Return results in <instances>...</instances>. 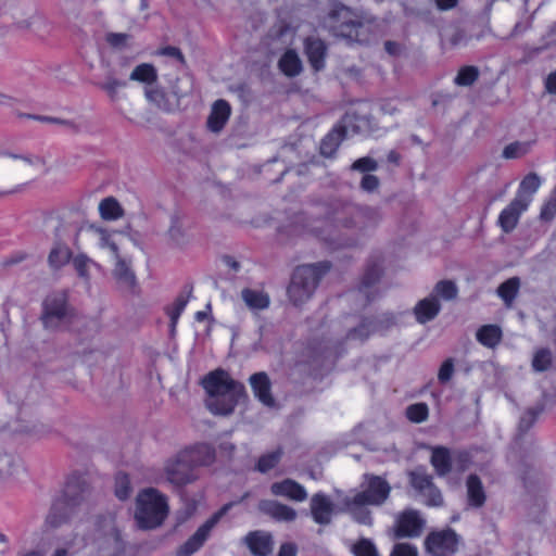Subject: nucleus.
I'll use <instances>...</instances> for the list:
<instances>
[{
    "label": "nucleus",
    "instance_id": "13d9d810",
    "mask_svg": "<svg viewBox=\"0 0 556 556\" xmlns=\"http://www.w3.org/2000/svg\"><path fill=\"white\" fill-rule=\"evenodd\" d=\"M377 168L378 163L369 156L361 157L351 165L352 170H357L366 174L375 172Z\"/></svg>",
    "mask_w": 556,
    "mask_h": 556
},
{
    "label": "nucleus",
    "instance_id": "393cba45",
    "mask_svg": "<svg viewBox=\"0 0 556 556\" xmlns=\"http://www.w3.org/2000/svg\"><path fill=\"white\" fill-rule=\"evenodd\" d=\"M304 48L312 67L315 71L323 70L327 50L324 41L316 37H308L305 39Z\"/></svg>",
    "mask_w": 556,
    "mask_h": 556
},
{
    "label": "nucleus",
    "instance_id": "f257e3e1",
    "mask_svg": "<svg viewBox=\"0 0 556 556\" xmlns=\"http://www.w3.org/2000/svg\"><path fill=\"white\" fill-rule=\"evenodd\" d=\"M382 216L378 208L362 207L352 203H336L329 215L330 224L326 230L314 227L313 231L324 241L336 243L337 245H351L352 239H345L349 232L358 233L365 229L375 227L379 224Z\"/></svg>",
    "mask_w": 556,
    "mask_h": 556
},
{
    "label": "nucleus",
    "instance_id": "2f4dec72",
    "mask_svg": "<svg viewBox=\"0 0 556 556\" xmlns=\"http://www.w3.org/2000/svg\"><path fill=\"white\" fill-rule=\"evenodd\" d=\"M116 260L113 276L114 278L123 286L127 288H132L136 283V276L132 271L129 262L125 258H122L119 255L114 257Z\"/></svg>",
    "mask_w": 556,
    "mask_h": 556
},
{
    "label": "nucleus",
    "instance_id": "a211bd4d",
    "mask_svg": "<svg viewBox=\"0 0 556 556\" xmlns=\"http://www.w3.org/2000/svg\"><path fill=\"white\" fill-rule=\"evenodd\" d=\"M85 545V539L77 532L62 533L55 538L50 556H75Z\"/></svg>",
    "mask_w": 556,
    "mask_h": 556
},
{
    "label": "nucleus",
    "instance_id": "680f3d73",
    "mask_svg": "<svg viewBox=\"0 0 556 556\" xmlns=\"http://www.w3.org/2000/svg\"><path fill=\"white\" fill-rule=\"evenodd\" d=\"M538 414L539 412L534 410V409H529L527 410L520 418V421H519V429L522 431V432H526L528 431L532 426L533 424L535 422L536 420V417H538Z\"/></svg>",
    "mask_w": 556,
    "mask_h": 556
},
{
    "label": "nucleus",
    "instance_id": "dca6fc26",
    "mask_svg": "<svg viewBox=\"0 0 556 556\" xmlns=\"http://www.w3.org/2000/svg\"><path fill=\"white\" fill-rule=\"evenodd\" d=\"M530 205V198L523 194H516L514 200L501 212L498 225L504 232H510L518 224L520 215Z\"/></svg>",
    "mask_w": 556,
    "mask_h": 556
},
{
    "label": "nucleus",
    "instance_id": "4be33fe9",
    "mask_svg": "<svg viewBox=\"0 0 556 556\" xmlns=\"http://www.w3.org/2000/svg\"><path fill=\"white\" fill-rule=\"evenodd\" d=\"M244 542L251 553L256 556H268L273 552L274 541L269 532L252 531L245 535Z\"/></svg>",
    "mask_w": 556,
    "mask_h": 556
},
{
    "label": "nucleus",
    "instance_id": "8fccbe9b",
    "mask_svg": "<svg viewBox=\"0 0 556 556\" xmlns=\"http://www.w3.org/2000/svg\"><path fill=\"white\" fill-rule=\"evenodd\" d=\"M281 458V452L279 450L273 451L260 457L257 463V470L265 473L276 467Z\"/></svg>",
    "mask_w": 556,
    "mask_h": 556
},
{
    "label": "nucleus",
    "instance_id": "e433bc0d",
    "mask_svg": "<svg viewBox=\"0 0 556 556\" xmlns=\"http://www.w3.org/2000/svg\"><path fill=\"white\" fill-rule=\"evenodd\" d=\"M502 339V330L495 325L482 326L477 331V340L486 348L496 346Z\"/></svg>",
    "mask_w": 556,
    "mask_h": 556
},
{
    "label": "nucleus",
    "instance_id": "7ed1b4c3",
    "mask_svg": "<svg viewBox=\"0 0 556 556\" xmlns=\"http://www.w3.org/2000/svg\"><path fill=\"white\" fill-rule=\"evenodd\" d=\"M90 492L78 482H68L64 494L54 502L47 516V523L52 528H60L66 523H77L81 521L89 511Z\"/></svg>",
    "mask_w": 556,
    "mask_h": 556
},
{
    "label": "nucleus",
    "instance_id": "49530a36",
    "mask_svg": "<svg viewBox=\"0 0 556 556\" xmlns=\"http://www.w3.org/2000/svg\"><path fill=\"white\" fill-rule=\"evenodd\" d=\"M518 288V278H510L498 287L497 293L507 304H510L517 294Z\"/></svg>",
    "mask_w": 556,
    "mask_h": 556
},
{
    "label": "nucleus",
    "instance_id": "9d476101",
    "mask_svg": "<svg viewBox=\"0 0 556 556\" xmlns=\"http://www.w3.org/2000/svg\"><path fill=\"white\" fill-rule=\"evenodd\" d=\"M182 451L164 466V476L168 483L180 488L197 480L198 476Z\"/></svg>",
    "mask_w": 556,
    "mask_h": 556
},
{
    "label": "nucleus",
    "instance_id": "0e129e2a",
    "mask_svg": "<svg viewBox=\"0 0 556 556\" xmlns=\"http://www.w3.org/2000/svg\"><path fill=\"white\" fill-rule=\"evenodd\" d=\"M380 181L377 176L365 174L361 180V188L366 192H372L378 189Z\"/></svg>",
    "mask_w": 556,
    "mask_h": 556
},
{
    "label": "nucleus",
    "instance_id": "6e6d98bb",
    "mask_svg": "<svg viewBox=\"0 0 556 556\" xmlns=\"http://www.w3.org/2000/svg\"><path fill=\"white\" fill-rule=\"evenodd\" d=\"M419 494L429 506H440L443 503L442 494L433 483L426 490V492H421Z\"/></svg>",
    "mask_w": 556,
    "mask_h": 556
},
{
    "label": "nucleus",
    "instance_id": "79ce46f5",
    "mask_svg": "<svg viewBox=\"0 0 556 556\" xmlns=\"http://www.w3.org/2000/svg\"><path fill=\"white\" fill-rule=\"evenodd\" d=\"M479 77V70L476 66L467 65L462 67L454 78V83L460 87L471 86Z\"/></svg>",
    "mask_w": 556,
    "mask_h": 556
},
{
    "label": "nucleus",
    "instance_id": "5fc2aeb1",
    "mask_svg": "<svg viewBox=\"0 0 556 556\" xmlns=\"http://www.w3.org/2000/svg\"><path fill=\"white\" fill-rule=\"evenodd\" d=\"M556 216V185L548 199L543 204L540 218L543 222H551Z\"/></svg>",
    "mask_w": 556,
    "mask_h": 556
},
{
    "label": "nucleus",
    "instance_id": "423d86ee",
    "mask_svg": "<svg viewBox=\"0 0 556 556\" xmlns=\"http://www.w3.org/2000/svg\"><path fill=\"white\" fill-rule=\"evenodd\" d=\"M92 548L98 556H118L123 551L121 533L112 514L99 516L94 520Z\"/></svg>",
    "mask_w": 556,
    "mask_h": 556
},
{
    "label": "nucleus",
    "instance_id": "bf43d9fd",
    "mask_svg": "<svg viewBox=\"0 0 556 556\" xmlns=\"http://www.w3.org/2000/svg\"><path fill=\"white\" fill-rule=\"evenodd\" d=\"M454 374V361L452 358L445 359L438 372V379L441 383L448 382Z\"/></svg>",
    "mask_w": 556,
    "mask_h": 556
},
{
    "label": "nucleus",
    "instance_id": "c756f323",
    "mask_svg": "<svg viewBox=\"0 0 556 556\" xmlns=\"http://www.w3.org/2000/svg\"><path fill=\"white\" fill-rule=\"evenodd\" d=\"M241 299L251 311L266 309L270 304L269 295L263 290L244 288L241 291Z\"/></svg>",
    "mask_w": 556,
    "mask_h": 556
},
{
    "label": "nucleus",
    "instance_id": "f03ea898",
    "mask_svg": "<svg viewBox=\"0 0 556 556\" xmlns=\"http://www.w3.org/2000/svg\"><path fill=\"white\" fill-rule=\"evenodd\" d=\"M207 393L206 407L215 415H229L242 397L245 388L223 369L210 372L202 381Z\"/></svg>",
    "mask_w": 556,
    "mask_h": 556
},
{
    "label": "nucleus",
    "instance_id": "338daca9",
    "mask_svg": "<svg viewBox=\"0 0 556 556\" xmlns=\"http://www.w3.org/2000/svg\"><path fill=\"white\" fill-rule=\"evenodd\" d=\"M296 546L292 543H285L280 546L278 556H295Z\"/></svg>",
    "mask_w": 556,
    "mask_h": 556
},
{
    "label": "nucleus",
    "instance_id": "39448f33",
    "mask_svg": "<svg viewBox=\"0 0 556 556\" xmlns=\"http://www.w3.org/2000/svg\"><path fill=\"white\" fill-rule=\"evenodd\" d=\"M327 262L296 267L288 288V295L294 305H301L312 298L320 278L329 270Z\"/></svg>",
    "mask_w": 556,
    "mask_h": 556
},
{
    "label": "nucleus",
    "instance_id": "37998d69",
    "mask_svg": "<svg viewBox=\"0 0 556 556\" xmlns=\"http://www.w3.org/2000/svg\"><path fill=\"white\" fill-rule=\"evenodd\" d=\"M405 414L409 421L420 424L428 419L429 407L426 403H415L406 407Z\"/></svg>",
    "mask_w": 556,
    "mask_h": 556
},
{
    "label": "nucleus",
    "instance_id": "864d4df0",
    "mask_svg": "<svg viewBox=\"0 0 556 556\" xmlns=\"http://www.w3.org/2000/svg\"><path fill=\"white\" fill-rule=\"evenodd\" d=\"M552 359V352L548 349H541L534 354L532 366L536 371H544L551 366Z\"/></svg>",
    "mask_w": 556,
    "mask_h": 556
},
{
    "label": "nucleus",
    "instance_id": "f3484780",
    "mask_svg": "<svg viewBox=\"0 0 556 556\" xmlns=\"http://www.w3.org/2000/svg\"><path fill=\"white\" fill-rule=\"evenodd\" d=\"M269 490L274 496L285 497L298 503H302L308 497L306 489L290 478L271 483Z\"/></svg>",
    "mask_w": 556,
    "mask_h": 556
},
{
    "label": "nucleus",
    "instance_id": "bb28decb",
    "mask_svg": "<svg viewBox=\"0 0 556 556\" xmlns=\"http://www.w3.org/2000/svg\"><path fill=\"white\" fill-rule=\"evenodd\" d=\"M230 113L231 109L229 103L225 100H217L213 104L212 111L207 118L208 129L214 132L220 131L229 119Z\"/></svg>",
    "mask_w": 556,
    "mask_h": 556
},
{
    "label": "nucleus",
    "instance_id": "412c9836",
    "mask_svg": "<svg viewBox=\"0 0 556 556\" xmlns=\"http://www.w3.org/2000/svg\"><path fill=\"white\" fill-rule=\"evenodd\" d=\"M309 509L316 523L329 525L334 510V505L326 494L319 492L312 496Z\"/></svg>",
    "mask_w": 556,
    "mask_h": 556
},
{
    "label": "nucleus",
    "instance_id": "aec40b11",
    "mask_svg": "<svg viewBox=\"0 0 556 556\" xmlns=\"http://www.w3.org/2000/svg\"><path fill=\"white\" fill-rule=\"evenodd\" d=\"M258 510L280 522H291L298 517L296 510L275 500H262L257 505Z\"/></svg>",
    "mask_w": 556,
    "mask_h": 556
},
{
    "label": "nucleus",
    "instance_id": "69168bd1",
    "mask_svg": "<svg viewBox=\"0 0 556 556\" xmlns=\"http://www.w3.org/2000/svg\"><path fill=\"white\" fill-rule=\"evenodd\" d=\"M38 399H39V395H38V392H31L29 395H27L22 404H21V407H20V416L23 417V416H26L27 415V410L30 406H33L34 404H36L38 402Z\"/></svg>",
    "mask_w": 556,
    "mask_h": 556
},
{
    "label": "nucleus",
    "instance_id": "3c124183",
    "mask_svg": "<svg viewBox=\"0 0 556 556\" xmlns=\"http://www.w3.org/2000/svg\"><path fill=\"white\" fill-rule=\"evenodd\" d=\"M131 494V486L129 477L125 473H118L115 478V495L117 498L124 501Z\"/></svg>",
    "mask_w": 556,
    "mask_h": 556
},
{
    "label": "nucleus",
    "instance_id": "de8ad7c7",
    "mask_svg": "<svg viewBox=\"0 0 556 556\" xmlns=\"http://www.w3.org/2000/svg\"><path fill=\"white\" fill-rule=\"evenodd\" d=\"M410 483L419 493L426 492L427 489L433 483L431 476L421 469L410 472Z\"/></svg>",
    "mask_w": 556,
    "mask_h": 556
},
{
    "label": "nucleus",
    "instance_id": "c03bdc74",
    "mask_svg": "<svg viewBox=\"0 0 556 556\" xmlns=\"http://www.w3.org/2000/svg\"><path fill=\"white\" fill-rule=\"evenodd\" d=\"M532 143L530 141H516L505 147L503 156L505 159H518L530 152Z\"/></svg>",
    "mask_w": 556,
    "mask_h": 556
},
{
    "label": "nucleus",
    "instance_id": "f8f14e48",
    "mask_svg": "<svg viewBox=\"0 0 556 556\" xmlns=\"http://www.w3.org/2000/svg\"><path fill=\"white\" fill-rule=\"evenodd\" d=\"M391 488L389 483L378 476H365L363 491L355 494L356 503H366L379 506L389 497Z\"/></svg>",
    "mask_w": 556,
    "mask_h": 556
},
{
    "label": "nucleus",
    "instance_id": "473e14b6",
    "mask_svg": "<svg viewBox=\"0 0 556 556\" xmlns=\"http://www.w3.org/2000/svg\"><path fill=\"white\" fill-rule=\"evenodd\" d=\"M278 66L289 77L296 76L302 71V62L294 50H287L280 58Z\"/></svg>",
    "mask_w": 556,
    "mask_h": 556
},
{
    "label": "nucleus",
    "instance_id": "58836bf2",
    "mask_svg": "<svg viewBox=\"0 0 556 556\" xmlns=\"http://www.w3.org/2000/svg\"><path fill=\"white\" fill-rule=\"evenodd\" d=\"M71 258V251L63 244H55L50 251L48 256V263L53 269H60L68 263Z\"/></svg>",
    "mask_w": 556,
    "mask_h": 556
},
{
    "label": "nucleus",
    "instance_id": "cd10ccee",
    "mask_svg": "<svg viewBox=\"0 0 556 556\" xmlns=\"http://www.w3.org/2000/svg\"><path fill=\"white\" fill-rule=\"evenodd\" d=\"M184 454H188L186 456L190 462L193 469L199 466H208L215 459L214 450L207 444H199L193 447L187 448L182 451Z\"/></svg>",
    "mask_w": 556,
    "mask_h": 556
},
{
    "label": "nucleus",
    "instance_id": "603ef678",
    "mask_svg": "<svg viewBox=\"0 0 556 556\" xmlns=\"http://www.w3.org/2000/svg\"><path fill=\"white\" fill-rule=\"evenodd\" d=\"M376 327L374 326L371 320H363L358 327L354 328L348 333V339L350 340H359L363 341L369 337V334L375 331Z\"/></svg>",
    "mask_w": 556,
    "mask_h": 556
},
{
    "label": "nucleus",
    "instance_id": "2eb2a0df",
    "mask_svg": "<svg viewBox=\"0 0 556 556\" xmlns=\"http://www.w3.org/2000/svg\"><path fill=\"white\" fill-rule=\"evenodd\" d=\"M426 521L415 509H406L401 513L395 522L396 538H417L421 534Z\"/></svg>",
    "mask_w": 556,
    "mask_h": 556
},
{
    "label": "nucleus",
    "instance_id": "c85d7f7f",
    "mask_svg": "<svg viewBox=\"0 0 556 556\" xmlns=\"http://www.w3.org/2000/svg\"><path fill=\"white\" fill-rule=\"evenodd\" d=\"M168 240L176 247H185L190 242V236L186 225L178 215L170 216L169 226L166 231Z\"/></svg>",
    "mask_w": 556,
    "mask_h": 556
},
{
    "label": "nucleus",
    "instance_id": "c9c22d12",
    "mask_svg": "<svg viewBox=\"0 0 556 556\" xmlns=\"http://www.w3.org/2000/svg\"><path fill=\"white\" fill-rule=\"evenodd\" d=\"M129 79L132 81L151 85L157 79V71L150 63H141L131 71Z\"/></svg>",
    "mask_w": 556,
    "mask_h": 556
},
{
    "label": "nucleus",
    "instance_id": "a19ab883",
    "mask_svg": "<svg viewBox=\"0 0 556 556\" xmlns=\"http://www.w3.org/2000/svg\"><path fill=\"white\" fill-rule=\"evenodd\" d=\"M132 36L127 33L109 31L104 36L105 42L115 50H125L130 48Z\"/></svg>",
    "mask_w": 556,
    "mask_h": 556
},
{
    "label": "nucleus",
    "instance_id": "e2e57ef3",
    "mask_svg": "<svg viewBox=\"0 0 556 556\" xmlns=\"http://www.w3.org/2000/svg\"><path fill=\"white\" fill-rule=\"evenodd\" d=\"M187 303H188V299L184 298V296H179L175 301L174 307L169 313L173 327H175V325L177 324V320H178L179 316L181 315V313L184 312Z\"/></svg>",
    "mask_w": 556,
    "mask_h": 556
},
{
    "label": "nucleus",
    "instance_id": "a18cd8bd",
    "mask_svg": "<svg viewBox=\"0 0 556 556\" xmlns=\"http://www.w3.org/2000/svg\"><path fill=\"white\" fill-rule=\"evenodd\" d=\"M541 186V179L536 174L527 175L519 187L517 194H523L530 198V203L532 202V197L536 192V190Z\"/></svg>",
    "mask_w": 556,
    "mask_h": 556
},
{
    "label": "nucleus",
    "instance_id": "774afa93",
    "mask_svg": "<svg viewBox=\"0 0 556 556\" xmlns=\"http://www.w3.org/2000/svg\"><path fill=\"white\" fill-rule=\"evenodd\" d=\"M545 88L549 93H556V71L546 77Z\"/></svg>",
    "mask_w": 556,
    "mask_h": 556
},
{
    "label": "nucleus",
    "instance_id": "4c0bfd02",
    "mask_svg": "<svg viewBox=\"0 0 556 556\" xmlns=\"http://www.w3.org/2000/svg\"><path fill=\"white\" fill-rule=\"evenodd\" d=\"M366 503H356L355 497L345 500V507L353 518L363 525L371 522L370 511L365 508Z\"/></svg>",
    "mask_w": 556,
    "mask_h": 556
},
{
    "label": "nucleus",
    "instance_id": "72a5a7b5",
    "mask_svg": "<svg viewBox=\"0 0 556 556\" xmlns=\"http://www.w3.org/2000/svg\"><path fill=\"white\" fill-rule=\"evenodd\" d=\"M431 464L439 476H445L451 470V454L446 447L438 446L432 450Z\"/></svg>",
    "mask_w": 556,
    "mask_h": 556
},
{
    "label": "nucleus",
    "instance_id": "f704fd0d",
    "mask_svg": "<svg viewBox=\"0 0 556 556\" xmlns=\"http://www.w3.org/2000/svg\"><path fill=\"white\" fill-rule=\"evenodd\" d=\"M99 213L105 220H116L124 216L122 205L113 197H108L99 203Z\"/></svg>",
    "mask_w": 556,
    "mask_h": 556
},
{
    "label": "nucleus",
    "instance_id": "9b49d317",
    "mask_svg": "<svg viewBox=\"0 0 556 556\" xmlns=\"http://www.w3.org/2000/svg\"><path fill=\"white\" fill-rule=\"evenodd\" d=\"M458 543L459 538L452 529L430 532L425 540L426 551L432 556H451Z\"/></svg>",
    "mask_w": 556,
    "mask_h": 556
},
{
    "label": "nucleus",
    "instance_id": "5701e85b",
    "mask_svg": "<svg viewBox=\"0 0 556 556\" xmlns=\"http://www.w3.org/2000/svg\"><path fill=\"white\" fill-rule=\"evenodd\" d=\"M254 396L265 406L273 407L275 399L271 395V383L266 372H256L249 379Z\"/></svg>",
    "mask_w": 556,
    "mask_h": 556
},
{
    "label": "nucleus",
    "instance_id": "ddd939ff",
    "mask_svg": "<svg viewBox=\"0 0 556 556\" xmlns=\"http://www.w3.org/2000/svg\"><path fill=\"white\" fill-rule=\"evenodd\" d=\"M231 504L225 505L215 513L191 535L177 551V556H191L199 551L208 539L211 531L226 514Z\"/></svg>",
    "mask_w": 556,
    "mask_h": 556
},
{
    "label": "nucleus",
    "instance_id": "4468645a",
    "mask_svg": "<svg viewBox=\"0 0 556 556\" xmlns=\"http://www.w3.org/2000/svg\"><path fill=\"white\" fill-rule=\"evenodd\" d=\"M182 83H188V80L177 79V84ZM187 93V88H180L178 85L173 87V90L169 94L157 88L146 89V97L148 101L166 112L176 110L179 105V99Z\"/></svg>",
    "mask_w": 556,
    "mask_h": 556
},
{
    "label": "nucleus",
    "instance_id": "ea45409f",
    "mask_svg": "<svg viewBox=\"0 0 556 556\" xmlns=\"http://www.w3.org/2000/svg\"><path fill=\"white\" fill-rule=\"evenodd\" d=\"M431 294L437 299L440 296L445 301H452L457 296L458 288L455 282L451 280H441L437 282Z\"/></svg>",
    "mask_w": 556,
    "mask_h": 556
},
{
    "label": "nucleus",
    "instance_id": "a878e982",
    "mask_svg": "<svg viewBox=\"0 0 556 556\" xmlns=\"http://www.w3.org/2000/svg\"><path fill=\"white\" fill-rule=\"evenodd\" d=\"M90 230L97 241L100 249L106 250L112 257H117L119 243L117 237L119 236L116 231H109L101 227L91 226Z\"/></svg>",
    "mask_w": 556,
    "mask_h": 556
},
{
    "label": "nucleus",
    "instance_id": "b1692460",
    "mask_svg": "<svg viewBox=\"0 0 556 556\" xmlns=\"http://www.w3.org/2000/svg\"><path fill=\"white\" fill-rule=\"evenodd\" d=\"M441 311L439 300L431 293L417 302L414 307V315L419 324H426L434 319Z\"/></svg>",
    "mask_w": 556,
    "mask_h": 556
},
{
    "label": "nucleus",
    "instance_id": "0eeeda50",
    "mask_svg": "<svg viewBox=\"0 0 556 556\" xmlns=\"http://www.w3.org/2000/svg\"><path fill=\"white\" fill-rule=\"evenodd\" d=\"M75 318L64 292L48 295L42 304L41 321L45 329L55 331L70 325Z\"/></svg>",
    "mask_w": 556,
    "mask_h": 556
},
{
    "label": "nucleus",
    "instance_id": "1a4fd4ad",
    "mask_svg": "<svg viewBox=\"0 0 556 556\" xmlns=\"http://www.w3.org/2000/svg\"><path fill=\"white\" fill-rule=\"evenodd\" d=\"M344 125L334 127L321 141L320 153L325 156H332L345 137L349 128L354 132H363L368 126V121L358 118L354 114H348L343 121Z\"/></svg>",
    "mask_w": 556,
    "mask_h": 556
},
{
    "label": "nucleus",
    "instance_id": "20e7f679",
    "mask_svg": "<svg viewBox=\"0 0 556 556\" xmlns=\"http://www.w3.org/2000/svg\"><path fill=\"white\" fill-rule=\"evenodd\" d=\"M168 510L167 497L159 490L147 488L137 494L135 519L140 529L151 530L160 527Z\"/></svg>",
    "mask_w": 556,
    "mask_h": 556
},
{
    "label": "nucleus",
    "instance_id": "6ab92c4d",
    "mask_svg": "<svg viewBox=\"0 0 556 556\" xmlns=\"http://www.w3.org/2000/svg\"><path fill=\"white\" fill-rule=\"evenodd\" d=\"M123 76L122 71L108 67L103 80L97 84L112 102L119 100L121 91L127 87V80Z\"/></svg>",
    "mask_w": 556,
    "mask_h": 556
},
{
    "label": "nucleus",
    "instance_id": "6e6552de",
    "mask_svg": "<svg viewBox=\"0 0 556 556\" xmlns=\"http://www.w3.org/2000/svg\"><path fill=\"white\" fill-rule=\"evenodd\" d=\"M330 26L337 36L350 40L361 41L364 25L356 15L345 5L337 3L330 13Z\"/></svg>",
    "mask_w": 556,
    "mask_h": 556
},
{
    "label": "nucleus",
    "instance_id": "7c9ffc66",
    "mask_svg": "<svg viewBox=\"0 0 556 556\" xmlns=\"http://www.w3.org/2000/svg\"><path fill=\"white\" fill-rule=\"evenodd\" d=\"M467 497L472 507H481L485 502V493L481 480L476 475L467 478Z\"/></svg>",
    "mask_w": 556,
    "mask_h": 556
},
{
    "label": "nucleus",
    "instance_id": "4d7b16f0",
    "mask_svg": "<svg viewBox=\"0 0 556 556\" xmlns=\"http://www.w3.org/2000/svg\"><path fill=\"white\" fill-rule=\"evenodd\" d=\"M355 556H378V552L374 543L367 539L357 542L353 547Z\"/></svg>",
    "mask_w": 556,
    "mask_h": 556
},
{
    "label": "nucleus",
    "instance_id": "09e8293b",
    "mask_svg": "<svg viewBox=\"0 0 556 556\" xmlns=\"http://www.w3.org/2000/svg\"><path fill=\"white\" fill-rule=\"evenodd\" d=\"M93 264V262L86 255L79 254L73 258V266L80 278H83L86 282L89 281V268Z\"/></svg>",
    "mask_w": 556,
    "mask_h": 556
},
{
    "label": "nucleus",
    "instance_id": "052dcab7",
    "mask_svg": "<svg viewBox=\"0 0 556 556\" xmlns=\"http://www.w3.org/2000/svg\"><path fill=\"white\" fill-rule=\"evenodd\" d=\"M390 556H418L417 547L409 543H397L394 545Z\"/></svg>",
    "mask_w": 556,
    "mask_h": 556
}]
</instances>
